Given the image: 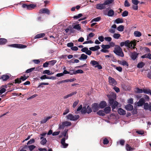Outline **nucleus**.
<instances>
[{
  "label": "nucleus",
  "mask_w": 151,
  "mask_h": 151,
  "mask_svg": "<svg viewBox=\"0 0 151 151\" xmlns=\"http://www.w3.org/2000/svg\"><path fill=\"white\" fill-rule=\"evenodd\" d=\"M106 7L104 3L99 4L96 5V8L98 9L102 10L105 9Z\"/></svg>",
  "instance_id": "nucleus-14"
},
{
  "label": "nucleus",
  "mask_w": 151,
  "mask_h": 151,
  "mask_svg": "<svg viewBox=\"0 0 151 151\" xmlns=\"http://www.w3.org/2000/svg\"><path fill=\"white\" fill-rule=\"evenodd\" d=\"M68 131V129H65L62 134L64 136V137H65V138H66V137L68 136V135L66 136Z\"/></svg>",
  "instance_id": "nucleus-60"
},
{
  "label": "nucleus",
  "mask_w": 151,
  "mask_h": 151,
  "mask_svg": "<svg viewBox=\"0 0 151 151\" xmlns=\"http://www.w3.org/2000/svg\"><path fill=\"white\" fill-rule=\"evenodd\" d=\"M125 109L128 111H131L133 109V106L130 104H128L125 106Z\"/></svg>",
  "instance_id": "nucleus-23"
},
{
  "label": "nucleus",
  "mask_w": 151,
  "mask_h": 151,
  "mask_svg": "<svg viewBox=\"0 0 151 151\" xmlns=\"http://www.w3.org/2000/svg\"><path fill=\"white\" fill-rule=\"evenodd\" d=\"M77 93V92L76 91L72 92L71 93H70L65 96L63 97V98L64 99H66L68 98L69 97H71V96H73V95L76 94Z\"/></svg>",
  "instance_id": "nucleus-20"
},
{
  "label": "nucleus",
  "mask_w": 151,
  "mask_h": 151,
  "mask_svg": "<svg viewBox=\"0 0 151 151\" xmlns=\"http://www.w3.org/2000/svg\"><path fill=\"white\" fill-rule=\"evenodd\" d=\"M45 35L44 33H41L37 35L35 37V39L39 38L44 37Z\"/></svg>",
  "instance_id": "nucleus-26"
},
{
  "label": "nucleus",
  "mask_w": 151,
  "mask_h": 151,
  "mask_svg": "<svg viewBox=\"0 0 151 151\" xmlns=\"http://www.w3.org/2000/svg\"><path fill=\"white\" fill-rule=\"evenodd\" d=\"M68 136L66 137V138H63L61 140V143L63 146V147L64 148H66L68 146V144L65 143V141L66 139H68Z\"/></svg>",
  "instance_id": "nucleus-10"
},
{
  "label": "nucleus",
  "mask_w": 151,
  "mask_h": 151,
  "mask_svg": "<svg viewBox=\"0 0 151 151\" xmlns=\"http://www.w3.org/2000/svg\"><path fill=\"white\" fill-rule=\"evenodd\" d=\"M113 52L117 55L121 57H123L124 55L121 48L118 45H116Z\"/></svg>",
  "instance_id": "nucleus-1"
},
{
  "label": "nucleus",
  "mask_w": 151,
  "mask_h": 151,
  "mask_svg": "<svg viewBox=\"0 0 151 151\" xmlns=\"http://www.w3.org/2000/svg\"><path fill=\"white\" fill-rule=\"evenodd\" d=\"M28 147L30 151H32L33 149H34L35 147L36 146L34 145H31L29 146Z\"/></svg>",
  "instance_id": "nucleus-55"
},
{
  "label": "nucleus",
  "mask_w": 151,
  "mask_h": 151,
  "mask_svg": "<svg viewBox=\"0 0 151 151\" xmlns=\"http://www.w3.org/2000/svg\"><path fill=\"white\" fill-rule=\"evenodd\" d=\"M97 113L98 115L101 116H103L105 115L104 111L103 110H99L97 112Z\"/></svg>",
  "instance_id": "nucleus-32"
},
{
  "label": "nucleus",
  "mask_w": 151,
  "mask_h": 151,
  "mask_svg": "<svg viewBox=\"0 0 151 151\" xmlns=\"http://www.w3.org/2000/svg\"><path fill=\"white\" fill-rule=\"evenodd\" d=\"M128 15V12L126 10L124 11L122 14L123 17H125L127 16Z\"/></svg>",
  "instance_id": "nucleus-44"
},
{
  "label": "nucleus",
  "mask_w": 151,
  "mask_h": 151,
  "mask_svg": "<svg viewBox=\"0 0 151 151\" xmlns=\"http://www.w3.org/2000/svg\"><path fill=\"white\" fill-rule=\"evenodd\" d=\"M126 149L127 151H132L134 150V148L131 147L129 144H127L126 145Z\"/></svg>",
  "instance_id": "nucleus-24"
},
{
  "label": "nucleus",
  "mask_w": 151,
  "mask_h": 151,
  "mask_svg": "<svg viewBox=\"0 0 151 151\" xmlns=\"http://www.w3.org/2000/svg\"><path fill=\"white\" fill-rule=\"evenodd\" d=\"M84 72L81 69H79L75 71V72H74V74H76L77 73L82 74Z\"/></svg>",
  "instance_id": "nucleus-40"
},
{
  "label": "nucleus",
  "mask_w": 151,
  "mask_h": 151,
  "mask_svg": "<svg viewBox=\"0 0 151 151\" xmlns=\"http://www.w3.org/2000/svg\"><path fill=\"white\" fill-rule=\"evenodd\" d=\"M52 117V116H48L47 118H45L42 120L41 122V124L45 123H46L47 121L49 119H50Z\"/></svg>",
  "instance_id": "nucleus-28"
},
{
  "label": "nucleus",
  "mask_w": 151,
  "mask_h": 151,
  "mask_svg": "<svg viewBox=\"0 0 151 151\" xmlns=\"http://www.w3.org/2000/svg\"><path fill=\"white\" fill-rule=\"evenodd\" d=\"M99 105L101 108H104L106 106L107 103L106 101H103L101 102Z\"/></svg>",
  "instance_id": "nucleus-16"
},
{
  "label": "nucleus",
  "mask_w": 151,
  "mask_h": 151,
  "mask_svg": "<svg viewBox=\"0 0 151 151\" xmlns=\"http://www.w3.org/2000/svg\"><path fill=\"white\" fill-rule=\"evenodd\" d=\"M9 78V76L7 75H3L1 77V79H2L3 81H6Z\"/></svg>",
  "instance_id": "nucleus-30"
},
{
  "label": "nucleus",
  "mask_w": 151,
  "mask_h": 151,
  "mask_svg": "<svg viewBox=\"0 0 151 151\" xmlns=\"http://www.w3.org/2000/svg\"><path fill=\"white\" fill-rule=\"evenodd\" d=\"M7 42V40L4 38H0V45L5 44Z\"/></svg>",
  "instance_id": "nucleus-17"
},
{
  "label": "nucleus",
  "mask_w": 151,
  "mask_h": 151,
  "mask_svg": "<svg viewBox=\"0 0 151 151\" xmlns=\"http://www.w3.org/2000/svg\"><path fill=\"white\" fill-rule=\"evenodd\" d=\"M101 47L104 49H108L110 47V45H102L101 46Z\"/></svg>",
  "instance_id": "nucleus-41"
},
{
  "label": "nucleus",
  "mask_w": 151,
  "mask_h": 151,
  "mask_svg": "<svg viewBox=\"0 0 151 151\" xmlns=\"http://www.w3.org/2000/svg\"><path fill=\"white\" fill-rule=\"evenodd\" d=\"M98 62L94 60H91L90 62V64H91L93 66H94L98 64Z\"/></svg>",
  "instance_id": "nucleus-38"
},
{
  "label": "nucleus",
  "mask_w": 151,
  "mask_h": 151,
  "mask_svg": "<svg viewBox=\"0 0 151 151\" xmlns=\"http://www.w3.org/2000/svg\"><path fill=\"white\" fill-rule=\"evenodd\" d=\"M131 44L132 47H131V48L134 49L135 48V46L136 45V42H135L131 41Z\"/></svg>",
  "instance_id": "nucleus-43"
},
{
  "label": "nucleus",
  "mask_w": 151,
  "mask_h": 151,
  "mask_svg": "<svg viewBox=\"0 0 151 151\" xmlns=\"http://www.w3.org/2000/svg\"><path fill=\"white\" fill-rule=\"evenodd\" d=\"M109 141L106 138H105L103 140V144L104 145L107 144L109 143Z\"/></svg>",
  "instance_id": "nucleus-61"
},
{
  "label": "nucleus",
  "mask_w": 151,
  "mask_h": 151,
  "mask_svg": "<svg viewBox=\"0 0 151 151\" xmlns=\"http://www.w3.org/2000/svg\"><path fill=\"white\" fill-rule=\"evenodd\" d=\"M134 35L137 37H140L142 35L141 33L139 31H136L134 32Z\"/></svg>",
  "instance_id": "nucleus-31"
},
{
  "label": "nucleus",
  "mask_w": 151,
  "mask_h": 151,
  "mask_svg": "<svg viewBox=\"0 0 151 151\" xmlns=\"http://www.w3.org/2000/svg\"><path fill=\"white\" fill-rule=\"evenodd\" d=\"M8 46L11 47L17 48L20 49L24 48H26L27 47V46L26 45H23L21 44H14L9 45H8Z\"/></svg>",
  "instance_id": "nucleus-5"
},
{
  "label": "nucleus",
  "mask_w": 151,
  "mask_h": 151,
  "mask_svg": "<svg viewBox=\"0 0 151 151\" xmlns=\"http://www.w3.org/2000/svg\"><path fill=\"white\" fill-rule=\"evenodd\" d=\"M77 93V92L76 91L72 92L71 93H70L65 96L63 97V98L64 99H66L68 98L69 97H71V96H73V95L76 94Z\"/></svg>",
  "instance_id": "nucleus-19"
},
{
  "label": "nucleus",
  "mask_w": 151,
  "mask_h": 151,
  "mask_svg": "<svg viewBox=\"0 0 151 151\" xmlns=\"http://www.w3.org/2000/svg\"><path fill=\"white\" fill-rule=\"evenodd\" d=\"M48 85L49 83H42L40 84L38 86V88H39L40 87H41L42 88L43 87V86H42V85Z\"/></svg>",
  "instance_id": "nucleus-49"
},
{
  "label": "nucleus",
  "mask_w": 151,
  "mask_h": 151,
  "mask_svg": "<svg viewBox=\"0 0 151 151\" xmlns=\"http://www.w3.org/2000/svg\"><path fill=\"white\" fill-rule=\"evenodd\" d=\"M145 100L144 99L142 98L140 99L137 102V105L138 106H142L145 104Z\"/></svg>",
  "instance_id": "nucleus-15"
},
{
  "label": "nucleus",
  "mask_w": 151,
  "mask_h": 151,
  "mask_svg": "<svg viewBox=\"0 0 151 151\" xmlns=\"http://www.w3.org/2000/svg\"><path fill=\"white\" fill-rule=\"evenodd\" d=\"M150 106V104L149 105L147 103H146L145 104L144 108L145 109H149Z\"/></svg>",
  "instance_id": "nucleus-54"
},
{
  "label": "nucleus",
  "mask_w": 151,
  "mask_h": 151,
  "mask_svg": "<svg viewBox=\"0 0 151 151\" xmlns=\"http://www.w3.org/2000/svg\"><path fill=\"white\" fill-rule=\"evenodd\" d=\"M66 117L68 120L70 121H75L78 119L79 118V116L78 115H75L73 116L71 114H69L67 115Z\"/></svg>",
  "instance_id": "nucleus-3"
},
{
  "label": "nucleus",
  "mask_w": 151,
  "mask_h": 151,
  "mask_svg": "<svg viewBox=\"0 0 151 151\" xmlns=\"http://www.w3.org/2000/svg\"><path fill=\"white\" fill-rule=\"evenodd\" d=\"M113 1V0H106L104 2V4L105 5L109 4H111Z\"/></svg>",
  "instance_id": "nucleus-34"
},
{
  "label": "nucleus",
  "mask_w": 151,
  "mask_h": 151,
  "mask_svg": "<svg viewBox=\"0 0 151 151\" xmlns=\"http://www.w3.org/2000/svg\"><path fill=\"white\" fill-rule=\"evenodd\" d=\"M125 141L124 139H121L119 141V144L122 146H123L125 143Z\"/></svg>",
  "instance_id": "nucleus-64"
},
{
  "label": "nucleus",
  "mask_w": 151,
  "mask_h": 151,
  "mask_svg": "<svg viewBox=\"0 0 151 151\" xmlns=\"http://www.w3.org/2000/svg\"><path fill=\"white\" fill-rule=\"evenodd\" d=\"M100 48L99 45H96L94 47H91L89 48L90 50L92 51H96Z\"/></svg>",
  "instance_id": "nucleus-25"
},
{
  "label": "nucleus",
  "mask_w": 151,
  "mask_h": 151,
  "mask_svg": "<svg viewBox=\"0 0 151 151\" xmlns=\"http://www.w3.org/2000/svg\"><path fill=\"white\" fill-rule=\"evenodd\" d=\"M39 13L40 14L45 13L48 15H49L50 13V10L46 8L42 9L39 10Z\"/></svg>",
  "instance_id": "nucleus-12"
},
{
  "label": "nucleus",
  "mask_w": 151,
  "mask_h": 151,
  "mask_svg": "<svg viewBox=\"0 0 151 151\" xmlns=\"http://www.w3.org/2000/svg\"><path fill=\"white\" fill-rule=\"evenodd\" d=\"M138 53L135 51H134L131 53L130 56L132 60H134L138 57Z\"/></svg>",
  "instance_id": "nucleus-9"
},
{
  "label": "nucleus",
  "mask_w": 151,
  "mask_h": 151,
  "mask_svg": "<svg viewBox=\"0 0 151 151\" xmlns=\"http://www.w3.org/2000/svg\"><path fill=\"white\" fill-rule=\"evenodd\" d=\"M101 19V18L100 17H98L93 19L91 21L92 22H98Z\"/></svg>",
  "instance_id": "nucleus-42"
},
{
  "label": "nucleus",
  "mask_w": 151,
  "mask_h": 151,
  "mask_svg": "<svg viewBox=\"0 0 151 151\" xmlns=\"http://www.w3.org/2000/svg\"><path fill=\"white\" fill-rule=\"evenodd\" d=\"M35 142V140L33 138L31 139L27 143V145L31 144Z\"/></svg>",
  "instance_id": "nucleus-52"
},
{
  "label": "nucleus",
  "mask_w": 151,
  "mask_h": 151,
  "mask_svg": "<svg viewBox=\"0 0 151 151\" xmlns=\"http://www.w3.org/2000/svg\"><path fill=\"white\" fill-rule=\"evenodd\" d=\"M35 69V68H32L30 69H28L26 71V72L27 73H29L31 72H32V71H33Z\"/></svg>",
  "instance_id": "nucleus-57"
},
{
  "label": "nucleus",
  "mask_w": 151,
  "mask_h": 151,
  "mask_svg": "<svg viewBox=\"0 0 151 151\" xmlns=\"http://www.w3.org/2000/svg\"><path fill=\"white\" fill-rule=\"evenodd\" d=\"M107 96L109 99V103L111 106V107L112 108V110L113 111V109H115L117 106L118 103L116 101H114L113 97L109 95Z\"/></svg>",
  "instance_id": "nucleus-2"
},
{
  "label": "nucleus",
  "mask_w": 151,
  "mask_h": 151,
  "mask_svg": "<svg viewBox=\"0 0 151 151\" xmlns=\"http://www.w3.org/2000/svg\"><path fill=\"white\" fill-rule=\"evenodd\" d=\"M83 16L82 14H79L77 15L74 16L73 18L74 19H77Z\"/></svg>",
  "instance_id": "nucleus-47"
},
{
  "label": "nucleus",
  "mask_w": 151,
  "mask_h": 151,
  "mask_svg": "<svg viewBox=\"0 0 151 151\" xmlns=\"http://www.w3.org/2000/svg\"><path fill=\"white\" fill-rule=\"evenodd\" d=\"M124 26L120 25L118 26L117 28V30L120 32H122L124 29Z\"/></svg>",
  "instance_id": "nucleus-35"
},
{
  "label": "nucleus",
  "mask_w": 151,
  "mask_h": 151,
  "mask_svg": "<svg viewBox=\"0 0 151 151\" xmlns=\"http://www.w3.org/2000/svg\"><path fill=\"white\" fill-rule=\"evenodd\" d=\"M47 142V140L45 138H44L41 141V144L43 145H45Z\"/></svg>",
  "instance_id": "nucleus-48"
},
{
  "label": "nucleus",
  "mask_w": 151,
  "mask_h": 151,
  "mask_svg": "<svg viewBox=\"0 0 151 151\" xmlns=\"http://www.w3.org/2000/svg\"><path fill=\"white\" fill-rule=\"evenodd\" d=\"M120 64L122 65H123V66H127V67L128 66L129 64L128 63H127V62H126L125 61H122Z\"/></svg>",
  "instance_id": "nucleus-50"
},
{
  "label": "nucleus",
  "mask_w": 151,
  "mask_h": 151,
  "mask_svg": "<svg viewBox=\"0 0 151 151\" xmlns=\"http://www.w3.org/2000/svg\"><path fill=\"white\" fill-rule=\"evenodd\" d=\"M36 6V5L35 4H23L22 6V8H27L29 10H31L34 8Z\"/></svg>",
  "instance_id": "nucleus-7"
},
{
  "label": "nucleus",
  "mask_w": 151,
  "mask_h": 151,
  "mask_svg": "<svg viewBox=\"0 0 151 151\" xmlns=\"http://www.w3.org/2000/svg\"><path fill=\"white\" fill-rule=\"evenodd\" d=\"M124 45L129 48H131V47H132L131 41L130 42L129 40H127L124 42H122L120 43V45L121 47H123Z\"/></svg>",
  "instance_id": "nucleus-6"
},
{
  "label": "nucleus",
  "mask_w": 151,
  "mask_h": 151,
  "mask_svg": "<svg viewBox=\"0 0 151 151\" xmlns=\"http://www.w3.org/2000/svg\"><path fill=\"white\" fill-rule=\"evenodd\" d=\"M87 58L88 56L87 55L84 54H82L81 55V57L79 58V59L80 60H85Z\"/></svg>",
  "instance_id": "nucleus-29"
},
{
  "label": "nucleus",
  "mask_w": 151,
  "mask_h": 151,
  "mask_svg": "<svg viewBox=\"0 0 151 151\" xmlns=\"http://www.w3.org/2000/svg\"><path fill=\"white\" fill-rule=\"evenodd\" d=\"M71 125V123L70 122L65 121L62 122L61 124H59V128L61 129H64V127L66 126H70Z\"/></svg>",
  "instance_id": "nucleus-8"
},
{
  "label": "nucleus",
  "mask_w": 151,
  "mask_h": 151,
  "mask_svg": "<svg viewBox=\"0 0 151 151\" xmlns=\"http://www.w3.org/2000/svg\"><path fill=\"white\" fill-rule=\"evenodd\" d=\"M114 11L111 9L108 11L107 15L109 17H112L114 16Z\"/></svg>",
  "instance_id": "nucleus-27"
},
{
  "label": "nucleus",
  "mask_w": 151,
  "mask_h": 151,
  "mask_svg": "<svg viewBox=\"0 0 151 151\" xmlns=\"http://www.w3.org/2000/svg\"><path fill=\"white\" fill-rule=\"evenodd\" d=\"M113 36L114 38L118 39L121 36V35L118 33H114Z\"/></svg>",
  "instance_id": "nucleus-45"
},
{
  "label": "nucleus",
  "mask_w": 151,
  "mask_h": 151,
  "mask_svg": "<svg viewBox=\"0 0 151 151\" xmlns=\"http://www.w3.org/2000/svg\"><path fill=\"white\" fill-rule=\"evenodd\" d=\"M104 39L107 41L110 42L112 40V38L110 37H105Z\"/></svg>",
  "instance_id": "nucleus-63"
},
{
  "label": "nucleus",
  "mask_w": 151,
  "mask_h": 151,
  "mask_svg": "<svg viewBox=\"0 0 151 151\" xmlns=\"http://www.w3.org/2000/svg\"><path fill=\"white\" fill-rule=\"evenodd\" d=\"M108 79L109 82L111 85H115L117 84V82L114 78L111 77H109Z\"/></svg>",
  "instance_id": "nucleus-13"
},
{
  "label": "nucleus",
  "mask_w": 151,
  "mask_h": 151,
  "mask_svg": "<svg viewBox=\"0 0 151 151\" xmlns=\"http://www.w3.org/2000/svg\"><path fill=\"white\" fill-rule=\"evenodd\" d=\"M135 92L136 93H142L143 92V90L137 88L135 89Z\"/></svg>",
  "instance_id": "nucleus-36"
},
{
  "label": "nucleus",
  "mask_w": 151,
  "mask_h": 151,
  "mask_svg": "<svg viewBox=\"0 0 151 151\" xmlns=\"http://www.w3.org/2000/svg\"><path fill=\"white\" fill-rule=\"evenodd\" d=\"M79 25V24H78L74 25L73 28L78 30H80L81 29V27Z\"/></svg>",
  "instance_id": "nucleus-56"
},
{
  "label": "nucleus",
  "mask_w": 151,
  "mask_h": 151,
  "mask_svg": "<svg viewBox=\"0 0 151 151\" xmlns=\"http://www.w3.org/2000/svg\"><path fill=\"white\" fill-rule=\"evenodd\" d=\"M104 113L106 114L109 113L111 111V108L109 106L105 107L104 109Z\"/></svg>",
  "instance_id": "nucleus-22"
},
{
  "label": "nucleus",
  "mask_w": 151,
  "mask_h": 151,
  "mask_svg": "<svg viewBox=\"0 0 151 151\" xmlns=\"http://www.w3.org/2000/svg\"><path fill=\"white\" fill-rule=\"evenodd\" d=\"M150 89H143V92L145 93L149 94Z\"/></svg>",
  "instance_id": "nucleus-58"
},
{
  "label": "nucleus",
  "mask_w": 151,
  "mask_h": 151,
  "mask_svg": "<svg viewBox=\"0 0 151 151\" xmlns=\"http://www.w3.org/2000/svg\"><path fill=\"white\" fill-rule=\"evenodd\" d=\"M77 93V92L76 91L72 92L71 93H70L65 96L63 97V98L64 99H66L68 98L69 97H71V96H73V95L76 94Z\"/></svg>",
  "instance_id": "nucleus-21"
},
{
  "label": "nucleus",
  "mask_w": 151,
  "mask_h": 151,
  "mask_svg": "<svg viewBox=\"0 0 151 151\" xmlns=\"http://www.w3.org/2000/svg\"><path fill=\"white\" fill-rule=\"evenodd\" d=\"M99 106L97 103H94L92 105V109L93 110L94 112H97L99 110Z\"/></svg>",
  "instance_id": "nucleus-11"
},
{
  "label": "nucleus",
  "mask_w": 151,
  "mask_h": 151,
  "mask_svg": "<svg viewBox=\"0 0 151 151\" xmlns=\"http://www.w3.org/2000/svg\"><path fill=\"white\" fill-rule=\"evenodd\" d=\"M92 111V109L89 106H88L87 107L86 106H83L81 112L82 114H85L87 113L89 114Z\"/></svg>",
  "instance_id": "nucleus-4"
},
{
  "label": "nucleus",
  "mask_w": 151,
  "mask_h": 151,
  "mask_svg": "<svg viewBox=\"0 0 151 151\" xmlns=\"http://www.w3.org/2000/svg\"><path fill=\"white\" fill-rule=\"evenodd\" d=\"M123 22V20L122 19L118 18L115 20V22L116 24L122 23Z\"/></svg>",
  "instance_id": "nucleus-33"
},
{
  "label": "nucleus",
  "mask_w": 151,
  "mask_h": 151,
  "mask_svg": "<svg viewBox=\"0 0 151 151\" xmlns=\"http://www.w3.org/2000/svg\"><path fill=\"white\" fill-rule=\"evenodd\" d=\"M130 5L127 0H126L124 2V6L125 7H129Z\"/></svg>",
  "instance_id": "nucleus-53"
},
{
  "label": "nucleus",
  "mask_w": 151,
  "mask_h": 151,
  "mask_svg": "<svg viewBox=\"0 0 151 151\" xmlns=\"http://www.w3.org/2000/svg\"><path fill=\"white\" fill-rule=\"evenodd\" d=\"M145 64L143 62L139 63L137 65V67L139 68H142L144 65Z\"/></svg>",
  "instance_id": "nucleus-37"
},
{
  "label": "nucleus",
  "mask_w": 151,
  "mask_h": 151,
  "mask_svg": "<svg viewBox=\"0 0 151 151\" xmlns=\"http://www.w3.org/2000/svg\"><path fill=\"white\" fill-rule=\"evenodd\" d=\"M132 3L135 5H137L139 2L137 0H132Z\"/></svg>",
  "instance_id": "nucleus-62"
},
{
  "label": "nucleus",
  "mask_w": 151,
  "mask_h": 151,
  "mask_svg": "<svg viewBox=\"0 0 151 151\" xmlns=\"http://www.w3.org/2000/svg\"><path fill=\"white\" fill-rule=\"evenodd\" d=\"M14 83L15 84L17 83L18 84H19L22 82L21 81V80H20V79H19V78H17V79H15L14 80Z\"/></svg>",
  "instance_id": "nucleus-51"
},
{
  "label": "nucleus",
  "mask_w": 151,
  "mask_h": 151,
  "mask_svg": "<svg viewBox=\"0 0 151 151\" xmlns=\"http://www.w3.org/2000/svg\"><path fill=\"white\" fill-rule=\"evenodd\" d=\"M48 77L46 75H44L43 76H42L40 78V79L41 80H44L45 79H48Z\"/></svg>",
  "instance_id": "nucleus-59"
},
{
  "label": "nucleus",
  "mask_w": 151,
  "mask_h": 151,
  "mask_svg": "<svg viewBox=\"0 0 151 151\" xmlns=\"http://www.w3.org/2000/svg\"><path fill=\"white\" fill-rule=\"evenodd\" d=\"M28 77H27L24 75V76H21L19 79L21 80V81H24L26 80Z\"/></svg>",
  "instance_id": "nucleus-46"
},
{
  "label": "nucleus",
  "mask_w": 151,
  "mask_h": 151,
  "mask_svg": "<svg viewBox=\"0 0 151 151\" xmlns=\"http://www.w3.org/2000/svg\"><path fill=\"white\" fill-rule=\"evenodd\" d=\"M57 62V61L55 60H52L49 62V65L53 66V65Z\"/></svg>",
  "instance_id": "nucleus-39"
},
{
  "label": "nucleus",
  "mask_w": 151,
  "mask_h": 151,
  "mask_svg": "<svg viewBox=\"0 0 151 151\" xmlns=\"http://www.w3.org/2000/svg\"><path fill=\"white\" fill-rule=\"evenodd\" d=\"M117 111L118 113L121 115H124L126 114V111L121 108L119 109Z\"/></svg>",
  "instance_id": "nucleus-18"
}]
</instances>
